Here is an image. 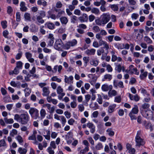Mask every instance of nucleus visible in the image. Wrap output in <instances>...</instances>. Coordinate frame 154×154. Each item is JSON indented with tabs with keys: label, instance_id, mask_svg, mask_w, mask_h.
<instances>
[{
	"label": "nucleus",
	"instance_id": "nucleus-1",
	"mask_svg": "<svg viewBox=\"0 0 154 154\" xmlns=\"http://www.w3.org/2000/svg\"><path fill=\"white\" fill-rule=\"evenodd\" d=\"M14 119L17 122L22 125H25L28 123L30 120V117L27 112L19 115L16 114L14 115Z\"/></svg>",
	"mask_w": 154,
	"mask_h": 154
},
{
	"label": "nucleus",
	"instance_id": "nucleus-2",
	"mask_svg": "<svg viewBox=\"0 0 154 154\" xmlns=\"http://www.w3.org/2000/svg\"><path fill=\"white\" fill-rule=\"evenodd\" d=\"M140 135L141 131H138L135 137L136 146L139 147L141 146L144 145L145 144L144 140L140 137Z\"/></svg>",
	"mask_w": 154,
	"mask_h": 154
},
{
	"label": "nucleus",
	"instance_id": "nucleus-3",
	"mask_svg": "<svg viewBox=\"0 0 154 154\" xmlns=\"http://www.w3.org/2000/svg\"><path fill=\"white\" fill-rule=\"evenodd\" d=\"M141 113L143 116L148 120H152L153 118V113L150 109L141 110Z\"/></svg>",
	"mask_w": 154,
	"mask_h": 154
},
{
	"label": "nucleus",
	"instance_id": "nucleus-4",
	"mask_svg": "<svg viewBox=\"0 0 154 154\" xmlns=\"http://www.w3.org/2000/svg\"><path fill=\"white\" fill-rule=\"evenodd\" d=\"M64 43L61 39H57L55 41L54 47L58 51H62L63 49Z\"/></svg>",
	"mask_w": 154,
	"mask_h": 154
},
{
	"label": "nucleus",
	"instance_id": "nucleus-5",
	"mask_svg": "<svg viewBox=\"0 0 154 154\" xmlns=\"http://www.w3.org/2000/svg\"><path fill=\"white\" fill-rule=\"evenodd\" d=\"M29 112L32 118L33 119H36L39 117V111L35 108H31Z\"/></svg>",
	"mask_w": 154,
	"mask_h": 154
},
{
	"label": "nucleus",
	"instance_id": "nucleus-6",
	"mask_svg": "<svg viewBox=\"0 0 154 154\" xmlns=\"http://www.w3.org/2000/svg\"><path fill=\"white\" fill-rule=\"evenodd\" d=\"M110 16L108 13H103L101 16V20L102 23L103 24H106L109 20Z\"/></svg>",
	"mask_w": 154,
	"mask_h": 154
},
{
	"label": "nucleus",
	"instance_id": "nucleus-7",
	"mask_svg": "<svg viewBox=\"0 0 154 154\" xmlns=\"http://www.w3.org/2000/svg\"><path fill=\"white\" fill-rule=\"evenodd\" d=\"M77 27L78 28L77 29V32L80 34H83L85 32L84 29L87 28V26L86 25L84 24H79Z\"/></svg>",
	"mask_w": 154,
	"mask_h": 154
},
{
	"label": "nucleus",
	"instance_id": "nucleus-8",
	"mask_svg": "<svg viewBox=\"0 0 154 154\" xmlns=\"http://www.w3.org/2000/svg\"><path fill=\"white\" fill-rule=\"evenodd\" d=\"M128 68L129 69L130 74H134L137 75H139V72L138 71L137 69L133 65H130Z\"/></svg>",
	"mask_w": 154,
	"mask_h": 154
},
{
	"label": "nucleus",
	"instance_id": "nucleus-9",
	"mask_svg": "<svg viewBox=\"0 0 154 154\" xmlns=\"http://www.w3.org/2000/svg\"><path fill=\"white\" fill-rule=\"evenodd\" d=\"M128 94L130 99L131 100L138 102L140 100V97L137 94L134 95L130 93H128Z\"/></svg>",
	"mask_w": 154,
	"mask_h": 154
},
{
	"label": "nucleus",
	"instance_id": "nucleus-10",
	"mask_svg": "<svg viewBox=\"0 0 154 154\" xmlns=\"http://www.w3.org/2000/svg\"><path fill=\"white\" fill-rule=\"evenodd\" d=\"M48 38L50 39L48 41V45L50 46H52L54 42V39L53 35L51 33L49 34Z\"/></svg>",
	"mask_w": 154,
	"mask_h": 154
},
{
	"label": "nucleus",
	"instance_id": "nucleus-11",
	"mask_svg": "<svg viewBox=\"0 0 154 154\" xmlns=\"http://www.w3.org/2000/svg\"><path fill=\"white\" fill-rule=\"evenodd\" d=\"M113 83L114 86L115 88H117L118 87L121 88H124L123 83L122 81L118 82L117 80H114L113 81Z\"/></svg>",
	"mask_w": 154,
	"mask_h": 154
},
{
	"label": "nucleus",
	"instance_id": "nucleus-12",
	"mask_svg": "<svg viewBox=\"0 0 154 154\" xmlns=\"http://www.w3.org/2000/svg\"><path fill=\"white\" fill-rule=\"evenodd\" d=\"M112 86L111 85H109L107 84L103 85L101 87V89L103 91H109L110 89H112Z\"/></svg>",
	"mask_w": 154,
	"mask_h": 154
},
{
	"label": "nucleus",
	"instance_id": "nucleus-13",
	"mask_svg": "<svg viewBox=\"0 0 154 154\" xmlns=\"http://www.w3.org/2000/svg\"><path fill=\"white\" fill-rule=\"evenodd\" d=\"M64 82L68 84H71L73 83V77L72 76H70L69 77H68L66 75H64Z\"/></svg>",
	"mask_w": 154,
	"mask_h": 154
},
{
	"label": "nucleus",
	"instance_id": "nucleus-14",
	"mask_svg": "<svg viewBox=\"0 0 154 154\" xmlns=\"http://www.w3.org/2000/svg\"><path fill=\"white\" fill-rule=\"evenodd\" d=\"M79 19L81 23L87 22L88 21V16L86 14H83L82 16L79 17Z\"/></svg>",
	"mask_w": 154,
	"mask_h": 154
},
{
	"label": "nucleus",
	"instance_id": "nucleus-15",
	"mask_svg": "<svg viewBox=\"0 0 154 154\" xmlns=\"http://www.w3.org/2000/svg\"><path fill=\"white\" fill-rule=\"evenodd\" d=\"M43 93L42 95L43 96H48L50 93L49 87H44L42 89Z\"/></svg>",
	"mask_w": 154,
	"mask_h": 154
},
{
	"label": "nucleus",
	"instance_id": "nucleus-16",
	"mask_svg": "<svg viewBox=\"0 0 154 154\" xmlns=\"http://www.w3.org/2000/svg\"><path fill=\"white\" fill-rule=\"evenodd\" d=\"M87 127L90 129V131L91 133L93 134L94 133L95 126L92 123L88 122L87 124Z\"/></svg>",
	"mask_w": 154,
	"mask_h": 154
},
{
	"label": "nucleus",
	"instance_id": "nucleus-17",
	"mask_svg": "<svg viewBox=\"0 0 154 154\" xmlns=\"http://www.w3.org/2000/svg\"><path fill=\"white\" fill-rule=\"evenodd\" d=\"M25 56L28 61L31 63L34 62V59L32 58V54L29 52H26L25 53Z\"/></svg>",
	"mask_w": 154,
	"mask_h": 154
},
{
	"label": "nucleus",
	"instance_id": "nucleus-18",
	"mask_svg": "<svg viewBox=\"0 0 154 154\" xmlns=\"http://www.w3.org/2000/svg\"><path fill=\"white\" fill-rule=\"evenodd\" d=\"M63 68L62 66L61 65H56L54 66L53 69L52 71L53 73H56L57 71H58L59 73L61 72V70Z\"/></svg>",
	"mask_w": 154,
	"mask_h": 154
},
{
	"label": "nucleus",
	"instance_id": "nucleus-19",
	"mask_svg": "<svg viewBox=\"0 0 154 154\" xmlns=\"http://www.w3.org/2000/svg\"><path fill=\"white\" fill-rule=\"evenodd\" d=\"M140 77L141 80H143L145 79L148 75V72L146 71L144 72L143 69H141L140 70Z\"/></svg>",
	"mask_w": 154,
	"mask_h": 154
},
{
	"label": "nucleus",
	"instance_id": "nucleus-20",
	"mask_svg": "<svg viewBox=\"0 0 154 154\" xmlns=\"http://www.w3.org/2000/svg\"><path fill=\"white\" fill-rule=\"evenodd\" d=\"M116 106V105L115 104L110 105L108 108L107 112L108 113H111L115 111Z\"/></svg>",
	"mask_w": 154,
	"mask_h": 154
},
{
	"label": "nucleus",
	"instance_id": "nucleus-21",
	"mask_svg": "<svg viewBox=\"0 0 154 154\" xmlns=\"http://www.w3.org/2000/svg\"><path fill=\"white\" fill-rule=\"evenodd\" d=\"M51 105L49 103H47L44 105V107H46L47 108L50 113H52L54 112L55 110V106H53L51 107Z\"/></svg>",
	"mask_w": 154,
	"mask_h": 154
},
{
	"label": "nucleus",
	"instance_id": "nucleus-22",
	"mask_svg": "<svg viewBox=\"0 0 154 154\" xmlns=\"http://www.w3.org/2000/svg\"><path fill=\"white\" fill-rule=\"evenodd\" d=\"M144 125L146 129H150V131H152L153 130V127L152 126L151 123L149 122L146 123V121H143Z\"/></svg>",
	"mask_w": 154,
	"mask_h": 154
},
{
	"label": "nucleus",
	"instance_id": "nucleus-23",
	"mask_svg": "<svg viewBox=\"0 0 154 154\" xmlns=\"http://www.w3.org/2000/svg\"><path fill=\"white\" fill-rule=\"evenodd\" d=\"M106 135L110 137H112L114 135V131L112 128H108L106 130Z\"/></svg>",
	"mask_w": 154,
	"mask_h": 154
},
{
	"label": "nucleus",
	"instance_id": "nucleus-24",
	"mask_svg": "<svg viewBox=\"0 0 154 154\" xmlns=\"http://www.w3.org/2000/svg\"><path fill=\"white\" fill-rule=\"evenodd\" d=\"M114 47L118 49H122L124 48V44L122 43H115L114 44Z\"/></svg>",
	"mask_w": 154,
	"mask_h": 154
},
{
	"label": "nucleus",
	"instance_id": "nucleus-25",
	"mask_svg": "<svg viewBox=\"0 0 154 154\" xmlns=\"http://www.w3.org/2000/svg\"><path fill=\"white\" fill-rule=\"evenodd\" d=\"M96 50L92 48L90 49H87L85 51V53L88 55H94L95 54Z\"/></svg>",
	"mask_w": 154,
	"mask_h": 154
},
{
	"label": "nucleus",
	"instance_id": "nucleus-26",
	"mask_svg": "<svg viewBox=\"0 0 154 154\" xmlns=\"http://www.w3.org/2000/svg\"><path fill=\"white\" fill-rule=\"evenodd\" d=\"M117 94V91L114 90L110 89L108 92L109 96L111 97L116 96Z\"/></svg>",
	"mask_w": 154,
	"mask_h": 154
},
{
	"label": "nucleus",
	"instance_id": "nucleus-27",
	"mask_svg": "<svg viewBox=\"0 0 154 154\" xmlns=\"http://www.w3.org/2000/svg\"><path fill=\"white\" fill-rule=\"evenodd\" d=\"M20 9L22 11H25L27 10V7L25 6V3L24 2H21L20 4Z\"/></svg>",
	"mask_w": 154,
	"mask_h": 154
},
{
	"label": "nucleus",
	"instance_id": "nucleus-28",
	"mask_svg": "<svg viewBox=\"0 0 154 154\" xmlns=\"http://www.w3.org/2000/svg\"><path fill=\"white\" fill-rule=\"evenodd\" d=\"M60 20L61 23L63 25H66L68 22L67 18L65 17H61Z\"/></svg>",
	"mask_w": 154,
	"mask_h": 154
},
{
	"label": "nucleus",
	"instance_id": "nucleus-29",
	"mask_svg": "<svg viewBox=\"0 0 154 154\" xmlns=\"http://www.w3.org/2000/svg\"><path fill=\"white\" fill-rule=\"evenodd\" d=\"M112 75L109 74H108L105 75L103 78L102 79V81H104L106 80H107L109 81H110L112 79Z\"/></svg>",
	"mask_w": 154,
	"mask_h": 154
},
{
	"label": "nucleus",
	"instance_id": "nucleus-30",
	"mask_svg": "<svg viewBox=\"0 0 154 154\" xmlns=\"http://www.w3.org/2000/svg\"><path fill=\"white\" fill-rule=\"evenodd\" d=\"M48 18H51V19L55 20L58 19L57 15L52 13L51 11H49L48 12Z\"/></svg>",
	"mask_w": 154,
	"mask_h": 154
},
{
	"label": "nucleus",
	"instance_id": "nucleus-31",
	"mask_svg": "<svg viewBox=\"0 0 154 154\" xmlns=\"http://www.w3.org/2000/svg\"><path fill=\"white\" fill-rule=\"evenodd\" d=\"M47 27L50 29H53L55 28V25L53 23L51 22L47 23L45 24Z\"/></svg>",
	"mask_w": 154,
	"mask_h": 154
},
{
	"label": "nucleus",
	"instance_id": "nucleus-32",
	"mask_svg": "<svg viewBox=\"0 0 154 154\" xmlns=\"http://www.w3.org/2000/svg\"><path fill=\"white\" fill-rule=\"evenodd\" d=\"M124 66H122L120 64L116 65L115 66V69L119 72H120L122 70V71L123 67Z\"/></svg>",
	"mask_w": 154,
	"mask_h": 154
},
{
	"label": "nucleus",
	"instance_id": "nucleus-33",
	"mask_svg": "<svg viewBox=\"0 0 154 154\" xmlns=\"http://www.w3.org/2000/svg\"><path fill=\"white\" fill-rule=\"evenodd\" d=\"M83 60L84 66L86 67L87 66L89 62V57H84L83 58Z\"/></svg>",
	"mask_w": 154,
	"mask_h": 154
},
{
	"label": "nucleus",
	"instance_id": "nucleus-34",
	"mask_svg": "<svg viewBox=\"0 0 154 154\" xmlns=\"http://www.w3.org/2000/svg\"><path fill=\"white\" fill-rule=\"evenodd\" d=\"M99 63V61L97 60H92L90 61V64L91 65L94 66H97Z\"/></svg>",
	"mask_w": 154,
	"mask_h": 154
},
{
	"label": "nucleus",
	"instance_id": "nucleus-35",
	"mask_svg": "<svg viewBox=\"0 0 154 154\" xmlns=\"http://www.w3.org/2000/svg\"><path fill=\"white\" fill-rule=\"evenodd\" d=\"M4 120L7 124H11L13 123L14 122L13 119L11 118L8 119L6 117L4 118Z\"/></svg>",
	"mask_w": 154,
	"mask_h": 154
},
{
	"label": "nucleus",
	"instance_id": "nucleus-36",
	"mask_svg": "<svg viewBox=\"0 0 154 154\" xmlns=\"http://www.w3.org/2000/svg\"><path fill=\"white\" fill-rule=\"evenodd\" d=\"M109 7L114 11H117L119 9L118 5H110Z\"/></svg>",
	"mask_w": 154,
	"mask_h": 154
},
{
	"label": "nucleus",
	"instance_id": "nucleus-37",
	"mask_svg": "<svg viewBox=\"0 0 154 154\" xmlns=\"http://www.w3.org/2000/svg\"><path fill=\"white\" fill-rule=\"evenodd\" d=\"M138 107L137 105H135L134 107L132 108L131 111L132 113L134 114H137L138 112Z\"/></svg>",
	"mask_w": 154,
	"mask_h": 154
},
{
	"label": "nucleus",
	"instance_id": "nucleus-38",
	"mask_svg": "<svg viewBox=\"0 0 154 154\" xmlns=\"http://www.w3.org/2000/svg\"><path fill=\"white\" fill-rule=\"evenodd\" d=\"M15 139L20 145H23L22 143L23 142V140L21 136L20 135H18L16 137Z\"/></svg>",
	"mask_w": 154,
	"mask_h": 154
},
{
	"label": "nucleus",
	"instance_id": "nucleus-39",
	"mask_svg": "<svg viewBox=\"0 0 154 154\" xmlns=\"http://www.w3.org/2000/svg\"><path fill=\"white\" fill-rule=\"evenodd\" d=\"M71 47L75 46L77 44V41L75 39H73L71 41H68Z\"/></svg>",
	"mask_w": 154,
	"mask_h": 154
},
{
	"label": "nucleus",
	"instance_id": "nucleus-40",
	"mask_svg": "<svg viewBox=\"0 0 154 154\" xmlns=\"http://www.w3.org/2000/svg\"><path fill=\"white\" fill-rule=\"evenodd\" d=\"M36 20L38 22L41 24H42L44 23V21L42 19V18L39 16L38 14H37L36 15Z\"/></svg>",
	"mask_w": 154,
	"mask_h": 154
},
{
	"label": "nucleus",
	"instance_id": "nucleus-41",
	"mask_svg": "<svg viewBox=\"0 0 154 154\" xmlns=\"http://www.w3.org/2000/svg\"><path fill=\"white\" fill-rule=\"evenodd\" d=\"M150 106L149 104L148 103H144L143 104H142L141 106V109H148L149 107Z\"/></svg>",
	"mask_w": 154,
	"mask_h": 154
},
{
	"label": "nucleus",
	"instance_id": "nucleus-42",
	"mask_svg": "<svg viewBox=\"0 0 154 154\" xmlns=\"http://www.w3.org/2000/svg\"><path fill=\"white\" fill-rule=\"evenodd\" d=\"M18 151L20 154H26L27 152V150L25 148L20 147L18 149Z\"/></svg>",
	"mask_w": 154,
	"mask_h": 154
},
{
	"label": "nucleus",
	"instance_id": "nucleus-43",
	"mask_svg": "<svg viewBox=\"0 0 154 154\" xmlns=\"http://www.w3.org/2000/svg\"><path fill=\"white\" fill-rule=\"evenodd\" d=\"M51 80L52 81H56L60 83L61 82V79L57 78V76H53L51 79Z\"/></svg>",
	"mask_w": 154,
	"mask_h": 154
},
{
	"label": "nucleus",
	"instance_id": "nucleus-44",
	"mask_svg": "<svg viewBox=\"0 0 154 154\" xmlns=\"http://www.w3.org/2000/svg\"><path fill=\"white\" fill-rule=\"evenodd\" d=\"M89 147H85L83 149L80 150L79 154H85V153L89 150Z\"/></svg>",
	"mask_w": 154,
	"mask_h": 154
},
{
	"label": "nucleus",
	"instance_id": "nucleus-45",
	"mask_svg": "<svg viewBox=\"0 0 154 154\" xmlns=\"http://www.w3.org/2000/svg\"><path fill=\"white\" fill-rule=\"evenodd\" d=\"M91 12L95 15H98L99 14V10L97 8H94L92 9Z\"/></svg>",
	"mask_w": 154,
	"mask_h": 154
},
{
	"label": "nucleus",
	"instance_id": "nucleus-46",
	"mask_svg": "<svg viewBox=\"0 0 154 154\" xmlns=\"http://www.w3.org/2000/svg\"><path fill=\"white\" fill-rule=\"evenodd\" d=\"M1 24L2 28L3 29H5L7 28V22L6 20L2 21L1 22Z\"/></svg>",
	"mask_w": 154,
	"mask_h": 154
},
{
	"label": "nucleus",
	"instance_id": "nucleus-47",
	"mask_svg": "<svg viewBox=\"0 0 154 154\" xmlns=\"http://www.w3.org/2000/svg\"><path fill=\"white\" fill-rule=\"evenodd\" d=\"M122 101L121 96L120 95L116 96L115 97L114 102L118 103H120Z\"/></svg>",
	"mask_w": 154,
	"mask_h": 154
},
{
	"label": "nucleus",
	"instance_id": "nucleus-48",
	"mask_svg": "<svg viewBox=\"0 0 154 154\" xmlns=\"http://www.w3.org/2000/svg\"><path fill=\"white\" fill-rule=\"evenodd\" d=\"M24 91L25 92V97H27L31 93V90L28 88H26Z\"/></svg>",
	"mask_w": 154,
	"mask_h": 154
},
{
	"label": "nucleus",
	"instance_id": "nucleus-49",
	"mask_svg": "<svg viewBox=\"0 0 154 154\" xmlns=\"http://www.w3.org/2000/svg\"><path fill=\"white\" fill-rule=\"evenodd\" d=\"M19 53H17L15 56V59L16 60H20L21 57L23 53L22 52L19 50L18 51Z\"/></svg>",
	"mask_w": 154,
	"mask_h": 154
},
{
	"label": "nucleus",
	"instance_id": "nucleus-50",
	"mask_svg": "<svg viewBox=\"0 0 154 154\" xmlns=\"http://www.w3.org/2000/svg\"><path fill=\"white\" fill-rule=\"evenodd\" d=\"M23 63L20 61H18L16 63V67L20 69H22Z\"/></svg>",
	"mask_w": 154,
	"mask_h": 154
},
{
	"label": "nucleus",
	"instance_id": "nucleus-51",
	"mask_svg": "<svg viewBox=\"0 0 154 154\" xmlns=\"http://www.w3.org/2000/svg\"><path fill=\"white\" fill-rule=\"evenodd\" d=\"M45 110L44 109H42L40 111V114L41 119H43L45 116L46 115Z\"/></svg>",
	"mask_w": 154,
	"mask_h": 154
},
{
	"label": "nucleus",
	"instance_id": "nucleus-52",
	"mask_svg": "<svg viewBox=\"0 0 154 154\" xmlns=\"http://www.w3.org/2000/svg\"><path fill=\"white\" fill-rule=\"evenodd\" d=\"M24 17L25 20L29 21L31 20V17L29 14L27 13H26L24 15Z\"/></svg>",
	"mask_w": 154,
	"mask_h": 154
},
{
	"label": "nucleus",
	"instance_id": "nucleus-53",
	"mask_svg": "<svg viewBox=\"0 0 154 154\" xmlns=\"http://www.w3.org/2000/svg\"><path fill=\"white\" fill-rule=\"evenodd\" d=\"M65 14V11H63L59 10L57 14V18H60L62 16L64 15Z\"/></svg>",
	"mask_w": 154,
	"mask_h": 154
},
{
	"label": "nucleus",
	"instance_id": "nucleus-54",
	"mask_svg": "<svg viewBox=\"0 0 154 154\" xmlns=\"http://www.w3.org/2000/svg\"><path fill=\"white\" fill-rule=\"evenodd\" d=\"M144 40L148 44H151L152 43V41L150 38L147 36L144 37Z\"/></svg>",
	"mask_w": 154,
	"mask_h": 154
},
{
	"label": "nucleus",
	"instance_id": "nucleus-55",
	"mask_svg": "<svg viewBox=\"0 0 154 154\" xmlns=\"http://www.w3.org/2000/svg\"><path fill=\"white\" fill-rule=\"evenodd\" d=\"M71 47L70 44L69 42H67L64 44L63 49L68 50Z\"/></svg>",
	"mask_w": 154,
	"mask_h": 154
},
{
	"label": "nucleus",
	"instance_id": "nucleus-56",
	"mask_svg": "<svg viewBox=\"0 0 154 154\" xmlns=\"http://www.w3.org/2000/svg\"><path fill=\"white\" fill-rule=\"evenodd\" d=\"M103 146L102 144L100 142L98 143L95 146L96 149L97 150H100L103 148Z\"/></svg>",
	"mask_w": 154,
	"mask_h": 154
},
{
	"label": "nucleus",
	"instance_id": "nucleus-57",
	"mask_svg": "<svg viewBox=\"0 0 154 154\" xmlns=\"http://www.w3.org/2000/svg\"><path fill=\"white\" fill-rule=\"evenodd\" d=\"M98 98L97 99V101L100 104L102 103V99L101 95L100 94H97Z\"/></svg>",
	"mask_w": 154,
	"mask_h": 154
},
{
	"label": "nucleus",
	"instance_id": "nucleus-58",
	"mask_svg": "<svg viewBox=\"0 0 154 154\" xmlns=\"http://www.w3.org/2000/svg\"><path fill=\"white\" fill-rule=\"evenodd\" d=\"M17 130L15 129H13L11 131L10 134L11 136L14 137V135H17Z\"/></svg>",
	"mask_w": 154,
	"mask_h": 154
},
{
	"label": "nucleus",
	"instance_id": "nucleus-59",
	"mask_svg": "<svg viewBox=\"0 0 154 154\" xmlns=\"http://www.w3.org/2000/svg\"><path fill=\"white\" fill-rule=\"evenodd\" d=\"M60 120L61 121V122L63 126H64L66 122V119L65 118L64 116H61Z\"/></svg>",
	"mask_w": 154,
	"mask_h": 154
},
{
	"label": "nucleus",
	"instance_id": "nucleus-60",
	"mask_svg": "<svg viewBox=\"0 0 154 154\" xmlns=\"http://www.w3.org/2000/svg\"><path fill=\"white\" fill-rule=\"evenodd\" d=\"M47 134L43 135L45 139L47 140H50V131H47Z\"/></svg>",
	"mask_w": 154,
	"mask_h": 154
},
{
	"label": "nucleus",
	"instance_id": "nucleus-61",
	"mask_svg": "<svg viewBox=\"0 0 154 154\" xmlns=\"http://www.w3.org/2000/svg\"><path fill=\"white\" fill-rule=\"evenodd\" d=\"M47 151L49 153V154H54V149H52V148L51 147H48L46 149Z\"/></svg>",
	"mask_w": 154,
	"mask_h": 154
},
{
	"label": "nucleus",
	"instance_id": "nucleus-62",
	"mask_svg": "<svg viewBox=\"0 0 154 154\" xmlns=\"http://www.w3.org/2000/svg\"><path fill=\"white\" fill-rule=\"evenodd\" d=\"M77 17L75 15H72L71 17V23H74L77 20Z\"/></svg>",
	"mask_w": 154,
	"mask_h": 154
},
{
	"label": "nucleus",
	"instance_id": "nucleus-63",
	"mask_svg": "<svg viewBox=\"0 0 154 154\" xmlns=\"http://www.w3.org/2000/svg\"><path fill=\"white\" fill-rule=\"evenodd\" d=\"M72 133L71 131H69L68 132L67 134L65 136L66 139H69V138L72 137Z\"/></svg>",
	"mask_w": 154,
	"mask_h": 154
},
{
	"label": "nucleus",
	"instance_id": "nucleus-64",
	"mask_svg": "<svg viewBox=\"0 0 154 154\" xmlns=\"http://www.w3.org/2000/svg\"><path fill=\"white\" fill-rule=\"evenodd\" d=\"M139 15L138 14L134 13L131 15V17L132 19L136 20L139 17Z\"/></svg>",
	"mask_w": 154,
	"mask_h": 154
}]
</instances>
